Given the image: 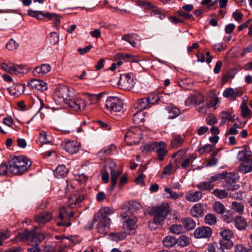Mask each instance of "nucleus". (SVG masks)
Segmentation results:
<instances>
[{"instance_id": "1", "label": "nucleus", "mask_w": 252, "mask_h": 252, "mask_svg": "<svg viewBox=\"0 0 252 252\" xmlns=\"http://www.w3.org/2000/svg\"><path fill=\"white\" fill-rule=\"evenodd\" d=\"M16 237L21 241H27L29 245H33L28 249L30 252H40L38 244L45 239L43 234L38 233L35 230L31 231L25 230L23 233H19Z\"/></svg>"}, {"instance_id": "2", "label": "nucleus", "mask_w": 252, "mask_h": 252, "mask_svg": "<svg viewBox=\"0 0 252 252\" xmlns=\"http://www.w3.org/2000/svg\"><path fill=\"white\" fill-rule=\"evenodd\" d=\"M169 212L168 208L164 206L153 208L151 211L153 220L149 221V228L151 230H155L157 228L155 225H162Z\"/></svg>"}, {"instance_id": "3", "label": "nucleus", "mask_w": 252, "mask_h": 252, "mask_svg": "<svg viewBox=\"0 0 252 252\" xmlns=\"http://www.w3.org/2000/svg\"><path fill=\"white\" fill-rule=\"evenodd\" d=\"M31 165V162L24 156H18L13 158L9 165V171L15 175L20 174Z\"/></svg>"}, {"instance_id": "4", "label": "nucleus", "mask_w": 252, "mask_h": 252, "mask_svg": "<svg viewBox=\"0 0 252 252\" xmlns=\"http://www.w3.org/2000/svg\"><path fill=\"white\" fill-rule=\"evenodd\" d=\"M72 97L70 91L67 86H62L56 89L53 94L54 99L57 104L63 103L67 104Z\"/></svg>"}, {"instance_id": "5", "label": "nucleus", "mask_w": 252, "mask_h": 252, "mask_svg": "<svg viewBox=\"0 0 252 252\" xmlns=\"http://www.w3.org/2000/svg\"><path fill=\"white\" fill-rule=\"evenodd\" d=\"M142 136V130L137 127H133L126 132L125 141L129 145L137 144L140 142Z\"/></svg>"}, {"instance_id": "6", "label": "nucleus", "mask_w": 252, "mask_h": 252, "mask_svg": "<svg viewBox=\"0 0 252 252\" xmlns=\"http://www.w3.org/2000/svg\"><path fill=\"white\" fill-rule=\"evenodd\" d=\"M123 106L122 100L117 96H109L106 100L105 107L110 112H120Z\"/></svg>"}, {"instance_id": "7", "label": "nucleus", "mask_w": 252, "mask_h": 252, "mask_svg": "<svg viewBox=\"0 0 252 252\" xmlns=\"http://www.w3.org/2000/svg\"><path fill=\"white\" fill-rule=\"evenodd\" d=\"M97 220H98V222L96 227L97 232L100 234L105 235L108 232L110 229L111 221V220H103L99 218L97 219L96 216H94V218L93 219V223L96 222Z\"/></svg>"}, {"instance_id": "8", "label": "nucleus", "mask_w": 252, "mask_h": 252, "mask_svg": "<svg viewBox=\"0 0 252 252\" xmlns=\"http://www.w3.org/2000/svg\"><path fill=\"white\" fill-rule=\"evenodd\" d=\"M154 99L155 97L154 96H150L147 98L139 99L135 102L134 107L139 111H142L155 104V102L154 101Z\"/></svg>"}, {"instance_id": "9", "label": "nucleus", "mask_w": 252, "mask_h": 252, "mask_svg": "<svg viewBox=\"0 0 252 252\" xmlns=\"http://www.w3.org/2000/svg\"><path fill=\"white\" fill-rule=\"evenodd\" d=\"M119 84L122 89L130 91L133 88L135 82L129 74H125L121 76Z\"/></svg>"}, {"instance_id": "10", "label": "nucleus", "mask_w": 252, "mask_h": 252, "mask_svg": "<svg viewBox=\"0 0 252 252\" xmlns=\"http://www.w3.org/2000/svg\"><path fill=\"white\" fill-rule=\"evenodd\" d=\"M69 107L74 111H82L86 107L84 99L80 97L71 98L67 104Z\"/></svg>"}, {"instance_id": "11", "label": "nucleus", "mask_w": 252, "mask_h": 252, "mask_svg": "<svg viewBox=\"0 0 252 252\" xmlns=\"http://www.w3.org/2000/svg\"><path fill=\"white\" fill-rule=\"evenodd\" d=\"M28 87L32 90H37L41 92L46 91L48 89L47 84L40 79H32L28 82Z\"/></svg>"}, {"instance_id": "12", "label": "nucleus", "mask_w": 252, "mask_h": 252, "mask_svg": "<svg viewBox=\"0 0 252 252\" xmlns=\"http://www.w3.org/2000/svg\"><path fill=\"white\" fill-rule=\"evenodd\" d=\"M212 234V229L208 226H201L197 228L194 231V236L196 238H208Z\"/></svg>"}, {"instance_id": "13", "label": "nucleus", "mask_w": 252, "mask_h": 252, "mask_svg": "<svg viewBox=\"0 0 252 252\" xmlns=\"http://www.w3.org/2000/svg\"><path fill=\"white\" fill-rule=\"evenodd\" d=\"M225 179L226 181V187L227 190H234L238 188V185L235 183L238 178L235 173H225Z\"/></svg>"}, {"instance_id": "14", "label": "nucleus", "mask_w": 252, "mask_h": 252, "mask_svg": "<svg viewBox=\"0 0 252 252\" xmlns=\"http://www.w3.org/2000/svg\"><path fill=\"white\" fill-rule=\"evenodd\" d=\"M58 218L61 220V221L57 222L58 226H69L71 225V222L68 221V212L64 207L60 208Z\"/></svg>"}, {"instance_id": "15", "label": "nucleus", "mask_w": 252, "mask_h": 252, "mask_svg": "<svg viewBox=\"0 0 252 252\" xmlns=\"http://www.w3.org/2000/svg\"><path fill=\"white\" fill-rule=\"evenodd\" d=\"M84 199V194L80 191H75L69 196L68 205L71 208H73L74 205L79 204Z\"/></svg>"}, {"instance_id": "16", "label": "nucleus", "mask_w": 252, "mask_h": 252, "mask_svg": "<svg viewBox=\"0 0 252 252\" xmlns=\"http://www.w3.org/2000/svg\"><path fill=\"white\" fill-rule=\"evenodd\" d=\"M204 101V98L202 94L198 93L190 95L186 101V104L187 105H199Z\"/></svg>"}, {"instance_id": "17", "label": "nucleus", "mask_w": 252, "mask_h": 252, "mask_svg": "<svg viewBox=\"0 0 252 252\" xmlns=\"http://www.w3.org/2000/svg\"><path fill=\"white\" fill-rule=\"evenodd\" d=\"M122 39L128 42L132 46L136 47L141 40L140 36L136 33L124 34Z\"/></svg>"}, {"instance_id": "18", "label": "nucleus", "mask_w": 252, "mask_h": 252, "mask_svg": "<svg viewBox=\"0 0 252 252\" xmlns=\"http://www.w3.org/2000/svg\"><path fill=\"white\" fill-rule=\"evenodd\" d=\"M64 149L70 154L77 153L79 149V144L75 141H67L64 142Z\"/></svg>"}, {"instance_id": "19", "label": "nucleus", "mask_w": 252, "mask_h": 252, "mask_svg": "<svg viewBox=\"0 0 252 252\" xmlns=\"http://www.w3.org/2000/svg\"><path fill=\"white\" fill-rule=\"evenodd\" d=\"M51 67L49 64H42L35 67L33 70L34 76L41 77L50 71Z\"/></svg>"}, {"instance_id": "20", "label": "nucleus", "mask_w": 252, "mask_h": 252, "mask_svg": "<svg viewBox=\"0 0 252 252\" xmlns=\"http://www.w3.org/2000/svg\"><path fill=\"white\" fill-rule=\"evenodd\" d=\"M26 88L25 86L21 84H16L8 88V92L13 95L18 96L23 94Z\"/></svg>"}, {"instance_id": "21", "label": "nucleus", "mask_w": 252, "mask_h": 252, "mask_svg": "<svg viewBox=\"0 0 252 252\" xmlns=\"http://www.w3.org/2000/svg\"><path fill=\"white\" fill-rule=\"evenodd\" d=\"M165 144L164 142L161 141L158 142L157 146L155 149L158 159L162 161L163 160L164 157L167 153V151L165 149Z\"/></svg>"}, {"instance_id": "22", "label": "nucleus", "mask_w": 252, "mask_h": 252, "mask_svg": "<svg viewBox=\"0 0 252 252\" xmlns=\"http://www.w3.org/2000/svg\"><path fill=\"white\" fill-rule=\"evenodd\" d=\"M235 226L239 230L246 228L248 223L246 219L241 216H237L234 219Z\"/></svg>"}, {"instance_id": "23", "label": "nucleus", "mask_w": 252, "mask_h": 252, "mask_svg": "<svg viewBox=\"0 0 252 252\" xmlns=\"http://www.w3.org/2000/svg\"><path fill=\"white\" fill-rule=\"evenodd\" d=\"M52 218V214L50 212H42L39 213L35 217V221L39 223L43 224L49 221Z\"/></svg>"}, {"instance_id": "24", "label": "nucleus", "mask_w": 252, "mask_h": 252, "mask_svg": "<svg viewBox=\"0 0 252 252\" xmlns=\"http://www.w3.org/2000/svg\"><path fill=\"white\" fill-rule=\"evenodd\" d=\"M0 66L2 69L9 73H16L18 68L22 69L24 67L23 65H15L11 63H2L1 64Z\"/></svg>"}, {"instance_id": "25", "label": "nucleus", "mask_w": 252, "mask_h": 252, "mask_svg": "<svg viewBox=\"0 0 252 252\" xmlns=\"http://www.w3.org/2000/svg\"><path fill=\"white\" fill-rule=\"evenodd\" d=\"M191 216L195 218H199L203 216L204 209L200 203H197L193 206L190 210Z\"/></svg>"}, {"instance_id": "26", "label": "nucleus", "mask_w": 252, "mask_h": 252, "mask_svg": "<svg viewBox=\"0 0 252 252\" xmlns=\"http://www.w3.org/2000/svg\"><path fill=\"white\" fill-rule=\"evenodd\" d=\"M202 197V193L200 191L194 192L189 191L187 193L185 198L189 202H196L199 201Z\"/></svg>"}, {"instance_id": "27", "label": "nucleus", "mask_w": 252, "mask_h": 252, "mask_svg": "<svg viewBox=\"0 0 252 252\" xmlns=\"http://www.w3.org/2000/svg\"><path fill=\"white\" fill-rule=\"evenodd\" d=\"M185 136L179 134H174L172 135V140L171 141V145L173 148H177L184 142Z\"/></svg>"}, {"instance_id": "28", "label": "nucleus", "mask_w": 252, "mask_h": 252, "mask_svg": "<svg viewBox=\"0 0 252 252\" xmlns=\"http://www.w3.org/2000/svg\"><path fill=\"white\" fill-rule=\"evenodd\" d=\"M113 213V210L110 207H105L100 209L97 214L98 218L106 220L110 219L108 216L110 215Z\"/></svg>"}, {"instance_id": "29", "label": "nucleus", "mask_w": 252, "mask_h": 252, "mask_svg": "<svg viewBox=\"0 0 252 252\" xmlns=\"http://www.w3.org/2000/svg\"><path fill=\"white\" fill-rule=\"evenodd\" d=\"M130 234V232H126L125 230L124 232L111 233L109 234V237L112 241L118 242L125 239L127 234Z\"/></svg>"}, {"instance_id": "30", "label": "nucleus", "mask_w": 252, "mask_h": 252, "mask_svg": "<svg viewBox=\"0 0 252 252\" xmlns=\"http://www.w3.org/2000/svg\"><path fill=\"white\" fill-rule=\"evenodd\" d=\"M240 171L247 173L252 171V160L249 159L241 163L239 167Z\"/></svg>"}, {"instance_id": "31", "label": "nucleus", "mask_w": 252, "mask_h": 252, "mask_svg": "<svg viewBox=\"0 0 252 252\" xmlns=\"http://www.w3.org/2000/svg\"><path fill=\"white\" fill-rule=\"evenodd\" d=\"M121 174V171L116 170L114 169H111V171L110 172L111 181V186L110 187V189L111 190H113L115 188L116 184L117 183L118 179L119 178Z\"/></svg>"}, {"instance_id": "32", "label": "nucleus", "mask_w": 252, "mask_h": 252, "mask_svg": "<svg viewBox=\"0 0 252 252\" xmlns=\"http://www.w3.org/2000/svg\"><path fill=\"white\" fill-rule=\"evenodd\" d=\"M68 172V170L63 165L58 166L55 170L54 171V174L57 178H62L65 176Z\"/></svg>"}, {"instance_id": "33", "label": "nucleus", "mask_w": 252, "mask_h": 252, "mask_svg": "<svg viewBox=\"0 0 252 252\" xmlns=\"http://www.w3.org/2000/svg\"><path fill=\"white\" fill-rule=\"evenodd\" d=\"M155 100L154 101L157 104L158 101L163 103H168L171 100L170 95L168 94L160 93L156 96H155Z\"/></svg>"}, {"instance_id": "34", "label": "nucleus", "mask_w": 252, "mask_h": 252, "mask_svg": "<svg viewBox=\"0 0 252 252\" xmlns=\"http://www.w3.org/2000/svg\"><path fill=\"white\" fill-rule=\"evenodd\" d=\"M136 222V219H128L124 224V228L126 232L133 231L135 229V223Z\"/></svg>"}, {"instance_id": "35", "label": "nucleus", "mask_w": 252, "mask_h": 252, "mask_svg": "<svg viewBox=\"0 0 252 252\" xmlns=\"http://www.w3.org/2000/svg\"><path fill=\"white\" fill-rule=\"evenodd\" d=\"M244 208V205L242 203L233 201L231 203V209L239 214H243Z\"/></svg>"}, {"instance_id": "36", "label": "nucleus", "mask_w": 252, "mask_h": 252, "mask_svg": "<svg viewBox=\"0 0 252 252\" xmlns=\"http://www.w3.org/2000/svg\"><path fill=\"white\" fill-rule=\"evenodd\" d=\"M145 113L142 111H139L133 116V121L136 124H140L145 121Z\"/></svg>"}, {"instance_id": "37", "label": "nucleus", "mask_w": 252, "mask_h": 252, "mask_svg": "<svg viewBox=\"0 0 252 252\" xmlns=\"http://www.w3.org/2000/svg\"><path fill=\"white\" fill-rule=\"evenodd\" d=\"M243 148L244 149L239 151L237 155V158L239 161L247 160L251 156V152L247 150L246 146L243 147Z\"/></svg>"}, {"instance_id": "38", "label": "nucleus", "mask_w": 252, "mask_h": 252, "mask_svg": "<svg viewBox=\"0 0 252 252\" xmlns=\"http://www.w3.org/2000/svg\"><path fill=\"white\" fill-rule=\"evenodd\" d=\"M183 225L187 230L193 229L196 226V223L192 219L187 218L183 221Z\"/></svg>"}, {"instance_id": "39", "label": "nucleus", "mask_w": 252, "mask_h": 252, "mask_svg": "<svg viewBox=\"0 0 252 252\" xmlns=\"http://www.w3.org/2000/svg\"><path fill=\"white\" fill-rule=\"evenodd\" d=\"M207 250L208 252H225L220 245L216 242H213L208 245Z\"/></svg>"}, {"instance_id": "40", "label": "nucleus", "mask_w": 252, "mask_h": 252, "mask_svg": "<svg viewBox=\"0 0 252 252\" xmlns=\"http://www.w3.org/2000/svg\"><path fill=\"white\" fill-rule=\"evenodd\" d=\"M220 117L221 121L220 122V124L221 125H224L227 120L233 121L234 119V117L227 111L221 112L220 113Z\"/></svg>"}, {"instance_id": "41", "label": "nucleus", "mask_w": 252, "mask_h": 252, "mask_svg": "<svg viewBox=\"0 0 252 252\" xmlns=\"http://www.w3.org/2000/svg\"><path fill=\"white\" fill-rule=\"evenodd\" d=\"M196 187L198 189L202 190H210L214 188V185L213 184H211V183L209 181L208 182L200 183Z\"/></svg>"}, {"instance_id": "42", "label": "nucleus", "mask_w": 252, "mask_h": 252, "mask_svg": "<svg viewBox=\"0 0 252 252\" xmlns=\"http://www.w3.org/2000/svg\"><path fill=\"white\" fill-rule=\"evenodd\" d=\"M220 234L222 239L224 240H231V239L234 235L232 231L228 229H224L222 230L220 232Z\"/></svg>"}, {"instance_id": "43", "label": "nucleus", "mask_w": 252, "mask_h": 252, "mask_svg": "<svg viewBox=\"0 0 252 252\" xmlns=\"http://www.w3.org/2000/svg\"><path fill=\"white\" fill-rule=\"evenodd\" d=\"M158 142H152L146 144L141 147V150L143 153H147L151 151H155Z\"/></svg>"}, {"instance_id": "44", "label": "nucleus", "mask_w": 252, "mask_h": 252, "mask_svg": "<svg viewBox=\"0 0 252 252\" xmlns=\"http://www.w3.org/2000/svg\"><path fill=\"white\" fill-rule=\"evenodd\" d=\"M212 193L219 199L225 198L228 196V192L226 189H216L213 190Z\"/></svg>"}, {"instance_id": "45", "label": "nucleus", "mask_w": 252, "mask_h": 252, "mask_svg": "<svg viewBox=\"0 0 252 252\" xmlns=\"http://www.w3.org/2000/svg\"><path fill=\"white\" fill-rule=\"evenodd\" d=\"M28 14L29 15L38 20H42L44 18V13L41 11H36L32 9H29L28 10Z\"/></svg>"}, {"instance_id": "46", "label": "nucleus", "mask_w": 252, "mask_h": 252, "mask_svg": "<svg viewBox=\"0 0 252 252\" xmlns=\"http://www.w3.org/2000/svg\"><path fill=\"white\" fill-rule=\"evenodd\" d=\"M176 243V239L172 236H167L163 240V244L166 247H172Z\"/></svg>"}, {"instance_id": "47", "label": "nucleus", "mask_w": 252, "mask_h": 252, "mask_svg": "<svg viewBox=\"0 0 252 252\" xmlns=\"http://www.w3.org/2000/svg\"><path fill=\"white\" fill-rule=\"evenodd\" d=\"M204 221L206 223L212 225L216 223L217 220L215 215L208 214L204 217Z\"/></svg>"}, {"instance_id": "48", "label": "nucleus", "mask_w": 252, "mask_h": 252, "mask_svg": "<svg viewBox=\"0 0 252 252\" xmlns=\"http://www.w3.org/2000/svg\"><path fill=\"white\" fill-rule=\"evenodd\" d=\"M214 210L219 214H222L225 212V207L220 202L214 203L213 206Z\"/></svg>"}, {"instance_id": "49", "label": "nucleus", "mask_w": 252, "mask_h": 252, "mask_svg": "<svg viewBox=\"0 0 252 252\" xmlns=\"http://www.w3.org/2000/svg\"><path fill=\"white\" fill-rule=\"evenodd\" d=\"M114 150H115V146L113 145H111L109 147L100 150L98 153V156L102 159L104 154H107L108 155H110L111 151Z\"/></svg>"}, {"instance_id": "50", "label": "nucleus", "mask_w": 252, "mask_h": 252, "mask_svg": "<svg viewBox=\"0 0 252 252\" xmlns=\"http://www.w3.org/2000/svg\"><path fill=\"white\" fill-rule=\"evenodd\" d=\"M241 114L244 118L251 116L252 113L251 110L249 108L246 103H243L241 106Z\"/></svg>"}, {"instance_id": "51", "label": "nucleus", "mask_w": 252, "mask_h": 252, "mask_svg": "<svg viewBox=\"0 0 252 252\" xmlns=\"http://www.w3.org/2000/svg\"><path fill=\"white\" fill-rule=\"evenodd\" d=\"M180 111L176 107H172L168 110V118L174 119L179 115Z\"/></svg>"}, {"instance_id": "52", "label": "nucleus", "mask_w": 252, "mask_h": 252, "mask_svg": "<svg viewBox=\"0 0 252 252\" xmlns=\"http://www.w3.org/2000/svg\"><path fill=\"white\" fill-rule=\"evenodd\" d=\"M220 244L222 248V249L224 250V249H231L233 246V243L231 240H222L220 241Z\"/></svg>"}, {"instance_id": "53", "label": "nucleus", "mask_w": 252, "mask_h": 252, "mask_svg": "<svg viewBox=\"0 0 252 252\" xmlns=\"http://www.w3.org/2000/svg\"><path fill=\"white\" fill-rule=\"evenodd\" d=\"M39 140L42 143H49L51 139L47 136L46 131H42L39 133Z\"/></svg>"}, {"instance_id": "54", "label": "nucleus", "mask_w": 252, "mask_h": 252, "mask_svg": "<svg viewBox=\"0 0 252 252\" xmlns=\"http://www.w3.org/2000/svg\"><path fill=\"white\" fill-rule=\"evenodd\" d=\"M18 46V44L14 40L11 39L6 44V47L8 50L12 51L16 49Z\"/></svg>"}, {"instance_id": "55", "label": "nucleus", "mask_w": 252, "mask_h": 252, "mask_svg": "<svg viewBox=\"0 0 252 252\" xmlns=\"http://www.w3.org/2000/svg\"><path fill=\"white\" fill-rule=\"evenodd\" d=\"M214 149V147L213 146L210 144H206L199 149V152L201 154H203L205 153L212 151Z\"/></svg>"}, {"instance_id": "56", "label": "nucleus", "mask_w": 252, "mask_h": 252, "mask_svg": "<svg viewBox=\"0 0 252 252\" xmlns=\"http://www.w3.org/2000/svg\"><path fill=\"white\" fill-rule=\"evenodd\" d=\"M170 230L173 233L180 234L182 232V226L181 225L173 224L171 226Z\"/></svg>"}, {"instance_id": "57", "label": "nucleus", "mask_w": 252, "mask_h": 252, "mask_svg": "<svg viewBox=\"0 0 252 252\" xmlns=\"http://www.w3.org/2000/svg\"><path fill=\"white\" fill-rule=\"evenodd\" d=\"M189 243V239L185 235L180 236L178 239V243L182 247L188 245Z\"/></svg>"}, {"instance_id": "58", "label": "nucleus", "mask_w": 252, "mask_h": 252, "mask_svg": "<svg viewBox=\"0 0 252 252\" xmlns=\"http://www.w3.org/2000/svg\"><path fill=\"white\" fill-rule=\"evenodd\" d=\"M224 176L225 172L217 174L212 176L210 178L209 181L211 183V184H213V183L215 181H217L220 179H223Z\"/></svg>"}, {"instance_id": "59", "label": "nucleus", "mask_w": 252, "mask_h": 252, "mask_svg": "<svg viewBox=\"0 0 252 252\" xmlns=\"http://www.w3.org/2000/svg\"><path fill=\"white\" fill-rule=\"evenodd\" d=\"M206 123L208 125L212 126L217 122V120L213 114H209L206 118Z\"/></svg>"}, {"instance_id": "60", "label": "nucleus", "mask_w": 252, "mask_h": 252, "mask_svg": "<svg viewBox=\"0 0 252 252\" xmlns=\"http://www.w3.org/2000/svg\"><path fill=\"white\" fill-rule=\"evenodd\" d=\"M132 57L130 54L118 53L116 56V58L118 59L124 60L126 61H128Z\"/></svg>"}, {"instance_id": "61", "label": "nucleus", "mask_w": 252, "mask_h": 252, "mask_svg": "<svg viewBox=\"0 0 252 252\" xmlns=\"http://www.w3.org/2000/svg\"><path fill=\"white\" fill-rule=\"evenodd\" d=\"M138 3L140 6H144L145 8L150 9L154 7V5L146 0H139L138 1Z\"/></svg>"}, {"instance_id": "62", "label": "nucleus", "mask_w": 252, "mask_h": 252, "mask_svg": "<svg viewBox=\"0 0 252 252\" xmlns=\"http://www.w3.org/2000/svg\"><path fill=\"white\" fill-rule=\"evenodd\" d=\"M235 252H248L247 248L242 244H237L234 246Z\"/></svg>"}, {"instance_id": "63", "label": "nucleus", "mask_w": 252, "mask_h": 252, "mask_svg": "<svg viewBox=\"0 0 252 252\" xmlns=\"http://www.w3.org/2000/svg\"><path fill=\"white\" fill-rule=\"evenodd\" d=\"M234 89L232 88H227L226 90H224V91L223 93V95L225 97H231L232 98H233V95H234Z\"/></svg>"}, {"instance_id": "64", "label": "nucleus", "mask_w": 252, "mask_h": 252, "mask_svg": "<svg viewBox=\"0 0 252 252\" xmlns=\"http://www.w3.org/2000/svg\"><path fill=\"white\" fill-rule=\"evenodd\" d=\"M233 216L230 213H227L222 216L223 220L227 223H229L234 220Z\"/></svg>"}]
</instances>
